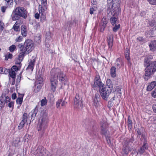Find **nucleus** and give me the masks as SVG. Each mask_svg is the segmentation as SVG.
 <instances>
[{
    "mask_svg": "<svg viewBox=\"0 0 156 156\" xmlns=\"http://www.w3.org/2000/svg\"><path fill=\"white\" fill-rule=\"evenodd\" d=\"M51 91L54 92L56 90L58 79L62 85H65L67 83V78L65 74L58 68L52 69L51 71Z\"/></svg>",
    "mask_w": 156,
    "mask_h": 156,
    "instance_id": "obj_1",
    "label": "nucleus"
},
{
    "mask_svg": "<svg viewBox=\"0 0 156 156\" xmlns=\"http://www.w3.org/2000/svg\"><path fill=\"white\" fill-rule=\"evenodd\" d=\"M144 65L146 68L143 77L145 80H148L156 71V62L146 60L144 61Z\"/></svg>",
    "mask_w": 156,
    "mask_h": 156,
    "instance_id": "obj_2",
    "label": "nucleus"
},
{
    "mask_svg": "<svg viewBox=\"0 0 156 156\" xmlns=\"http://www.w3.org/2000/svg\"><path fill=\"white\" fill-rule=\"evenodd\" d=\"M48 119L46 116H43L39 120L37 125V129L38 131H40L42 134L44 132L48 126Z\"/></svg>",
    "mask_w": 156,
    "mask_h": 156,
    "instance_id": "obj_3",
    "label": "nucleus"
},
{
    "mask_svg": "<svg viewBox=\"0 0 156 156\" xmlns=\"http://www.w3.org/2000/svg\"><path fill=\"white\" fill-rule=\"evenodd\" d=\"M116 0H107V2L109 6L111 5V13L113 16L117 15L120 11L119 4L115 3Z\"/></svg>",
    "mask_w": 156,
    "mask_h": 156,
    "instance_id": "obj_4",
    "label": "nucleus"
},
{
    "mask_svg": "<svg viewBox=\"0 0 156 156\" xmlns=\"http://www.w3.org/2000/svg\"><path fill=\"white\" fill-rule=\"evenodd\" d=\"M34 46V44L33 43L32 41L30 39L26 40L24 44H23L21 43L19 44L17 47H20L25 51H26L29 53L30 52L33 48Z\"/></svg>",
    "mask_w": 156,
    "mask_h": 156,
    "instance_id": "obj_5",
    "label": "nucleus"
},
{
    "mask_svg": "<svg viewBox=\"0 0 156 156\" xmlns=\"http://www.w3.org/2000/svg\"><path fill=\"white\" fill-rule=\"evenodd\" d=\"M41 5H40L38 6L39 12L41 14V17L44 20L45 18V11L47 9V2L46 0H41Z\"/></svg>",
    "mask_w": 156,
    "mask_h": 156,
    "instance_id": "obj_6",
    "label": "nucleus"
},
{
    "mask_svg": "<svg viewBox=\"0 0 156 156\" xmlns=\"http://www.w3.org/2000/svg\"><path fill=\"white\" fill-rule=\"evenodd\" d=\"M100 93L101 97L104 100H107L111 92V89L107 88L106 87H102L100 90Z\"/></svg>",
    "mask_w": 156,
    "mask_h": 156,
    "instance_id": "obj_7",
    "label": "nucleus"
},
{
    "mask_svg": "<svg viewBox=\"0 0 156 156\" xmlns=\"http://www.w3.org/2000/svg\"><path fill=\"white\" fill-rule=\"evenodd\" d=\"M34 153L36 156H47L48 155V151L41 146L37 148Z\"/></svg>",
    "mask_w": 156,
    "mask_h": 156,
    "instance_id": "obj_8",
    "label": "nucleus"
},
{
    "mask_svg": "<svg viewBox=\"0 0 156 156\" xmlns=\"http://www.w3.org/2000/svg\"><path fill=\"white\" fill-rule=\"evenodd\" d=\"M82 99L80 95L76 94L74 100V106L75 108H80L83 106Z\"/></svg>",
    "mask_w": 156,
    "mask_h": 156,
    "instance_id": "obj_9",
    "label": "nucleus"
},
{
    "mask_svg": "<svg viewBox=\"0 0 156 156\" xmlns=\"http://www.w3.org/2000/svg\"><path fill=\"white\" fill-rule=\"evenodd\" d=\"M10 98L5 94H3L0 97V110L3 108L5 103L10 102Z\"/></svg>",
    "mask_w": 156,
    "mask_h": 156,
    "instance_id": "obj_10",
    "label": "nucleus"
},
{
    "mask_svg": "<svg viewBox=\"0 0 156 156\" xmlns=\"http://www.w3.org/2000/svg\"><path fill=\"white\" fill-rule=\"evenodd\" d=\"M104 84L101 81L100 76L98 75L96 76L94 80L93 87H98L100 89L104 87Z\"/></svg>",
    "mask_w": 156,
    "mask_h": 156,
    "instance_id": "obj_11",
    "label": "nucleus"
},
{
    "mask_svg": "<svg viewBox=\"0 0 156 156\" xmlns=\"http://www.w3.org/2000/svg\"><path fill=\"white\" fill-rule=\"evenodd\" d=\"M14 10L16 12L20 15L24 19H26L27 18V11L23 7H18Z\"/></svg>",
    "mask_w": 156,
    "mask_h": 156,
    "instance_id": "obj_12",
    "label": "nucleus"
},
{
    "mask_svg": "<svg viewBox=\"0 0 156 156\" xmlns=\"http://www.w3.org/2000/svg\"><path fill=\"white\" fill-rule=\"evenodd\" d=\"M19 50V54L18 56L19 62L17 61L16 62V64H20L21 62L23 60L24 55L28 53L27 52L25 51L23 49L20 47H18Z\"/></svg>",
    "mask_w": 156,
    "mask_h": 156,
    "instance_id": "obj_13",
    "label": "nucleus"
},
{
    "mask_svg": "<svg viewBox=\"0 0 156 156\" xmlns=\"http://www.w3.org/2000/svg\"><path fill=\"white\" fill-rule=\"evenodd\" d=\"M101 133L102 134L105 135L107 132L106 128L107 126V122L105 120H103L101 122Z\"/></svg>",
    "mask_w": 156,
    "mask_h": 156,
    "instance_id": "obj_14",
    "label": "nucleus"
},
{
    "mask_svg": "<svg viewBox=\"0 0 156 156\" xmlns=\"http://www.w3.org/2000/svg\"><path fill=\"white\" fill-rule=\"evenodd\" d=\"M12 19L13 20H18L22 16L18 13L14 9L12 14Z\"/></svg>",
    "mask_w": 156,
    "mask_h": 156,
    "instance_id": "obj_15",
    "label": "nucleus"
},
{
    "mask_svg": "<svg viewBox=\"0 0 156 156\" xmlns=\"http://www.w3.org/2000/svg\"><path fill=\"white\" fill-rule=\"evenodd\" d=\"M150 50L152 51H156V41H152L149 45Z\"/></svg>",
    "mask_w": 156,
    "mask_h": 156,
    "instance_id": "obj_16",
    "label": "nucleus"
},
{
    "mask_svg": "<svg viewBox=\"0 0 156 156\" xmlns=\"http://www.w3.org/2000/svg\"><path fill=\"white\" fill-rule=\"evenodd\" d=\"M115 65L117 67L120 68L123 65V62L121 58H118L115 63Z\"/></svg>",
    "mask_w": 156,
    "mask_h": 156,
    "instance_id": "obj_17",
    "label": "nucleus"
},
{
    "mask_svg": "<svg viewBox=\"0 0 156 156\" xmlns=\"http://www.w3.org/2000/svg\"><path fill=\"white\" fill-rule=\"evenodd\" d=\"M110 73L111 76L113 78L115 77L116 75V69L114 66H112L110 69Z\"/></svg>",
    "mask_w": 156,
    "mask_h": 156,
    "instance_id": "obj_18",
    "label": "nucleus"
},
{
    "mask_svg": "<svg viewBox=\"0 0 156 156\" xmlns=\"http://www.w3.org/2000/svg\"><path fill=\"white\" fill-rule=\"evenodd\" d=\"M21 33L23 37H25L27 35V31L26 27L24 25H22L21 26Z\"/></svg>",
    "mask_w": 156,
    "mask_h": 156,
    "instance_id": "obj_19",
    "label": "nucleus"
},
{
    "mask_svg": "<svg viewBox=\"0 0 156 156\" xmlns=\"http://www.w3.org/2000/svg\"><path fill=\"white\" fill-rule=\"evenodd\" d=\"M156 86V82H152L147 87V90L150 91L153 89Z\"/></svg>",
    "mask_w": 156,
    "mask_h": 156,
    "instance_id": "obj_20",
    "label": "nucleus"
},
{
    "mask_svg": "<svg viewBox=\"0 0 156 156\" xmlns=\"http://www.w3.org/2000/svg\"><path fill=\"white\" fill-rule=\"evenodd\" d=\"M35 62V60L34 59H33V60H31L30 62L29 63V64L28 67L27 68V69H30L31 71H32L34 67V63Z\"/></svg>",
    "mask_w": 156,
    "mask_h": 156,
    "instance_id": "obj_21",
    "label": "nucleus"
},
{
    "mask_svg": "<svg viewBox=\"0 0 156 156\" xmlns=\"http://www.w3.org/2000/svg\"><path fill=\"white\" fill-rule=\"evenodd\" d=\"M21 24V21H16L15 24L13 25L12 28L15 31H18L19 29V27Z\"/></svg>",
    "mask_w": 156,
    "mask_h": 156,
    "instance_id": "obj_22",
    "label": "nucleus"
},
{
    "mask_svg": "<svg viewBox=\"0 0 156 156\" xmlns=\"http://www.w3.org/2000/svg\"><path fill=\"white\" fill-rule=\"evenodd\" d=\"M42 85L43 84H41V82L38 83L36 85L37 87L34 89V91L36 93L39 92L41 89Z\"/></svg>",
    "mask_w": 156,
    "mask_h": 156,
    "instance_id": "obj_23",
    "label": "nucleus"
},
{
    "mask_svg": "<svg viewBox=\"0 0 156 156\" xmlns=\"http://www.w3.org/2000/svg\"><path fill=\"white\" fill-rule=\"evenodd\" d=\"M66 104V103L64 101H62V100H59L56 103V106L57 108H60L61 105L62 106H64Z\"/></svg>",
    "mask_w": 156,
    "mask_h": 156,
    "instance_id": "obj_24",
    "label": "nucleus"
},
{
    "mask_svg": "<svg viewBox=\"0 0 156 156\" xmlns=\"http://www.w3.org/2000/svg\"><path fill=\"white\" fill-rule=\"evenodd\" d=\"M148 148V146L145 143L143 145L140 147V150H139V153L141 154H143L145 150L147 149Z\"/></svg>",
    "mask_w": 156,
    "mask_h": 156,
    "instance_id": "obj_25",
    "label": "nucleus"
},
{
    "mask_svg": "<svg viewBox=\"0 0 156 156\" xmlns=\"http://www.w3.org/2000/svg\"><path fill=\"white\" fill-rule=\"evenodd\" d=\"M37 112V109L36 107L34 109L31 111L30 113V114L31 115V119L35 117Z\"/></svg>",
    "mask_w": 156,
    "mask_h": 156,
    "instance_id": "obj_26",
    "label": "nucleus"
},
{
    "mask_svg": "<svg viewBox=\"0 0 156 156\" xmlns=\"http://www.w3.org/2000/svg\"><path fill=\"white\" fill-rule=\"evenodd\" d=\"M125 53V56L126 59L129 61L130 59L129 55V51L128 48H126Z\"/></svg>",
    "mask_w": 156,
    "mask_h": 156,
    "instance_id": "obj_27",
    "label": "nucleus"
},
{
    "mask_svg": "<svg viewBox=\"0 0 156 156\" xmlns=\"http://www.w3.org/2000/svg\"><path fill=\"white\" fill-rule=\"evenodd\" d=\"M106 85L108 86L107 88H112L113 87V85L112 84V82L111 80L108 79L106 81Z\"/></svg>",
    "mask_w": 156,
    "mask_h": 156,
    "instance_id": "obj_28",
    "label": "nucleus"
},
{
    "mask_svg": "<svg viewBox=\"0 0 156 156\" xmlns=\"http://www.w3.org/2000/svg\"><path fill=\"white\" fill-rule=\"evenodd\" d=\"M111 22L112 25L116 24L118 23V19L115 17H112L111 18Z\"/></svg>",
    "mask_w": 156,
    "mask_h": 156,
    "instance_id": "obj_29",
    "label": "nucleus"
},
{
    "mask_svg": "<svg viewBox=\"0 0 156 156\" xmlns=\"http://www.w3.org/2000/svg\"><path fill=\"white\" fill-rule=\"evenodd\" d=\"M23 95H22L21 96L18 98L16 100V102L17 104L20 105L23 102Z\"/></svg>",
    "mask_w": 156,
    "mask_h": 156,
    "instance_id": "obj_30",
    "label": "nucleus"
},
{
    "mask_svg": "<svg viewBox=\"0 0 156 156\" xmlns=\"http://www.w3.org/2000/svg\"><path fill=\"white\" fill-rule=\"evenodd\" d=\"M41 17V13H39V14L38 12L36 13L35 14V17L37 19H39V17L41 18V21L43 22L44 21H45V20L46 18V16H45V18L44 20H43L42 19V18Z\"/></svg>",
    "mask_w": 156,
    "mask_h": 156,
    "instance_id": "obj_31",
    "label": "nucleus"
},
{
    "mask_svg": "<svg viewBox=\"0 0 156 156\" xmlns=\"http://www.w3.org/2000/svg\"><path fill=\"white\" fill-rule=\"evenodd\" d=\"M41 36L39 34H37L35 37V41L38 43H39L41 42Z\"/></svg>",
    "mask_w": 156,
    "mask_h": 156,
    "instance_id": "obj_32",
    "label": "nucleus"
},
{
    "mask_svg": "<svg viewBox=\"0 0 156 156\" xmlns=\"http://www.w3.org/2000/svg\"><path fill=\"white\" fill-rule=\"evenodd\" d=\"M9 75L12 78H15L16 77V73L14 70H12L10 71Z\"/></svg>",
    "mask_w": 156,
    "mask_h": 156,
    "instance_id": "obj_33",
    "label": "nucleus"
},
{
    "mask_svg": "<svg viewBox=\"0 0 156 156\" xmlns=\"http://www.w3.org/2000/svg\"><path fill=\"white\" fill-rule=\"evenodd\" d=\"M37 80L39 82H41V83L42 84L43 81L42 75L38 74L37 76Z\"/></svg>",
    "mask_w": 156,
    "mask_h": 156,
    "instance_id": "obj_34",
    "label": "nucleus"
},
{
    "mask_svg": "<svg viewBox=\"0 0 156 156\" xmlns=\"http://www.w3.org/2000/svg\"><path fill=\"white\" fill-rule=\"evenodd\" d=\"M137 42H138L142 44L144 43V39L142 37H139L137 38Z\"/></svg>",
    "mask_w": 156,
    "mask_h": 156,
    "instance_id": "obj_35",
    "label": "nucleus"
},
{
    "mask_svg": "<svg viewBox=\"0 0 156 156\" xmlns=\"http://www.w3.org/2000/svg\"><path fill=\"white\" fill-rule=\"evenodd\" d=\"M125 148L123 149V150L124 151L125 153L126 154H127L129 152V147L127 146V145H126V144L125 145Z\"/></svg>",
    "mask_w": 156,
    "mask_h": 156,
    "instance_id": "obj_36",
    "label": "nucleus"
},
{
    "mask_svg": "<svg viewBox=\"0 0 156 156\" xmlns=\"http://www.w3.org/2000/svg\"><path fill=\"white\" fill-rule=\"evenodd\" d=\"M41 105L42 106H44L46 105L47 103V101L45 98L42 99L41 101Z\"/></svg>",
    "mask_w": 156,
    "mask_h": 156,
    "instance_id": "obj_37",
    "label": "nucleus"
},
{
    "mask_svg": "<svg viewBox=\"0 0 156 156\" xmlns=\"http://www.w3.org/2000/svg\"><path fill=\"white\" fill-rule=\"evenodd\" d=\"M27 114L26 113H24L22 118V121L27 122Z\"/></svg>",
    "mask_w": 156,
    "mask_h": 156,
    "instance_id": "obj_38",
    "label": "nucleus"
},
{
    "mask_svg": "<svg viewBox=\"0 0 156 156\" xmlns=\"http://www.w3.org/2000/svg\"><path fill=\"white\" fill-rule=\"evenodd\" d=\"M25 123H26V122L22 121L18 126L19 129H20L23 128Z\"/></svg>",
    "mask_w": 156,
    "mask_h": 156,
    "instance_id": "obj_39",
    "label": "nucleus"
},
{
    "mask_svg": "<svg viewBox=\"0 0 156 156\" xmlns=\"http://www.w3.org/2000/svg\"><path fill=\"white\" fill-rule=\"evenodd\" d=\"M151 96L154 98H156V88L151 93Z\"/></svg>",
    "mask_w": 156,
    "mask_h": 156,
    "instance_id": "obj_40",
    "label": "nucleus"
},
{
    "mask_svg": "<svg viewBox=\"0 0 156 156\" xmlns=\"http://www.w3.org/2000/svg\"><path fill=\"white\" fill-rule=\"evenodd\" d=\"M5 1L6 2V4L8 6H10L13 3V0H5Z\"/></svg>",
    "mask_w": 156,
    "mask_h": 156,
    "instance_id": "obj_41",
    "label": "nucleus"
},
{
    "mask_svg": "<svg viewBox=\"0 0 156 156\" xmlns=\"http://www.w3.org/2000/svg\"><path fill=\"white\" fill-rule=\"evenodd\" d=\"M93 105L96 107H98L99 105V100H94V101H93Z\"/></svg>",
    "mask_w": 156,
    "mask_h": 156,
    "instance_id": "obj_42",
    "label": "nucleus"
},
{
    "mask_svg": "<svg viewBox=\"0 0 156 156\" xmlns=\"http://www.w3.org/2000/svg\"><path fill=\"white\" fill-rule=\"evenodd\" d=\"M16 48V47L14 45H12L9 47V50L11 52L13 51Z\"/></svg>",
    "mask_w": 156,
    "mask_h": 156,
    "instance_id": "obj_43",
    "label": "nucleus"
},
{
    "mask_svg": "<svg viewBox=\"0 0 156 156\" xmlns=\"http://www.w3.org/2000/svg\"><path fill=\"white\" fill-rule=\"evenodd\" d=\"M23 39L22 36H19L15 39V41L16 42H20L22 41Z\"/></svg>",
    "mask_w": 156,
    "mask_h": 156,
    "instance_id": "obj_44",
    "label": "nucleus"
},
{
    "mask_svg": "<svg viewBox=\"0 0 156 156\" xmlns=\"http://www.w3.org/2000/svg\"><path fill=\"white\" fill-rule=\"evenodd\" d=\"M113 42H112V40L110 41H108V44L109 47V49L110 50H111L113 46Z\"/></svg>",
    "mask_w": 156,
    "mask_h": 156,
    "instance_id": "obj_45",
    "label": "nucleus"
},
{
    "mask_svg": "<svg viewBox=\"0 0 156 156\" xmlns=\"http://www.w3.org/2000/svg\"><path fill=\"white\" fill-rule=\"evenodd\" d=\"M12 55L10 53H9L8 55H6L5 57V59L7 60L9 58H11L12 57Z\"/></svg>",
    "mask_w": 156,
    "mask_h": 156,
    "instance_id": "obj_46",
    "label": "nucleus"
},
{
    "mask_svg": "<svg viewBox=\"0 0 156 156\" xmlns=\"http://www.w3.org/2000/svg\"><path fill=\"white\" fill-rule=\"evenodd\" d=\"M120 27V24H119L118 25H115V27L113 28V31L115 32H116L117 30Z\"/></svg>",
    "mask_w": 156,
    "mask_h": 156,
    "instance_id": "obj_47",
    "label": "nucleus"
},
{
    "mask_svg": "<svg viewBox=\"0 0 156 156\" xmlns=\"http://www.w3.org/2000/svg\"><path fill=\"white\" fill-rule=\"evenodd\" d=\"M106 25H104L103 24H101V26L100 30L101 32H103L105 30V29L106 27Z\"/></svg>",
    "mask_w": 156,
    "mask_h": 156,
    "instance_id": "obj_48",
    "label": "nucleus"
},
{
    "mask_svg": "<svg viewBox=\"0 0 156 156\" xmlns=\"http://www.w3.org/2000/svg\"><path fill=\"white\" fill-rule=\"evenodd\" d=\"M4 25L3 23L0 21V31H2L4 28Z\"/></svg>",
    "mask_w": 156,
    "mask_h": 156,
    "instance_id": "obj_49",
    "label": "nucleus"
},
{
    "mask_svg": "<svg viewBox=\"0 0 156 156\" xmlns=\"http://www.w3.org/2000/svg\"><path fill=\"white\" fill-rule=\"evenodd\" d=\"M150 4L153 5H156V0H148Z\"/></svg>",
    "mask_w": 156,
    "mask_h": 156,
    "instance_id": "obj_50",
    "label": "nucleus"
},
{
    "mask_svg": "<svg viewBox=\"0 0 156 156\" xmlns=\"http://www.w3.org/2000/svg\"><path fill=\"white\" fill-rule=\"evenodd\" d=\"M102 22L101 23V24H103L104 25H106L107 23V20L105 18L103 17L102 18Z\"/></svg>",
    "mask_w": 156,
    "mask_h": 156,
    "instance_id": "obj_51",
    "label": "nucleus"
},
{
    "mask_svg": "<svg viewBox=\"0 0 156 156\" xmlns=\"http://www.w3.org/2000/svg\"><path fill=\"white\" fill-rule=\"evenodd\" d=\"M114 103L111 101H109L108 102V106L109 108H110L113 105Z\"/></svg>",
    "mask_w": 156,
    "mask_h": 156,
    "instance_id": "obj_52",
    "label": "nucleus"
},
{
    "mask_svg": "<svg viewBox=\"0 0 156 156\" xmlns=\"http://www.w3.org/2000/svg\"><path fill=\"white\" fill-rule=\"evenodd\" d=\"M5 70L4 71V74H7L8 73H9L10 72V71L9 69L5 68Z\"/></svg>",
    "mask_w": 156,
    "mask_h": 156,
    "instance_id": "obj_53",
    "label": "nucleus"
},
{
    "mask_svg": "<svg viewBox=\"0 0 156 156\" xmlns=\"http://www.w3.org/2000/svg\"><path fill=\"white\" fill-rule=\"evenodd\" d=\"M14 105V102H11L9 103L8 106L9 108H13Z\"/></svg>",
    "mask_w": 156,
    "mask_h": 156,
    "instance_id": "obj_54",
    "label": "nucleus"
},
{
    "mask_svg": "<svg viewBox=\"0 0 156 156\" xmlns=\"http://www.w3.org/2000/svg\"><path fill=\"white\" fill-rule=\"evenodd\" d=\"M95 10H94L93 8H90V13L91 14H92L94 13V11Z\"/></svg>",
    "mask_w": 156,
    "mask_h": 156,
    "instance_id": "obj_55",
    "label": "nucleus"
},
{
    "mask_svg": "<svg viewBox=\"0 0 156 156\" xmlns=\"http://www.w3.org/2000/svg\"><path fill=\"white\" fill-rule=\"evenodd\" d=\"M16 98V93H14L12 95V99L14 100Z\"/></svg>",
    "mask_w": 156,
    "mask_h": 156,
    "instance_id": "obj_56",
    "label": "nucleus"
},
{
    "mask_svg": "<svg viewBox=\"0 0 156 156\" xmlns=\"http://www.w3.org/2000/svg\"><path fill=\"white\" fill-rule=\"evenodd\" d=\"M20 141V140L19 139L17 138L16 140L13 141V143L16 146V144H17L18 142Z\"/></svg>",
    "mask_w": 156,
    "mask_h": 156,
    "instance_id": "obj_57",
    "label": "nucleus"
},
{
    "mask_svg": "<svg viewBox=\"0 0 156 156\" xmlns=\"http://www.w3.org/2000/svg\"><path fill=\"white\" fill-rule=\"evenodd\" d=\"M108 41H110L111 40H112V42H113V38L112 37V36L111 35L110 36H109L108 38Z\"/></svg>",
    "mask_w": 156,
    "mask_h": 156,
    "instance_id": "obj_58",
    "label": "nucleus"
},
{
    "mask_svg": "<svg viewBox=\"0 0 156 156\" xmlns=\"http://www.w3.org/2000/svg\"><path fill=\"white\" fill-rule=\"evenodd\" d=\"M5 68H0V73L2 74H4V71Z\"/></svg>",
    "mask_w": 156,
    "mask_h": 156,
    "instance_id": "obj_59",
    "label": "nucleus"
},
{
    "mask_svg": "<svg viewBox=\"0 0 156 156\" xmlns=\"http://www.w3.org/2000/svg\"><path fill=\"white\" fill-rule=\"evenodd\" d=\"M40 26L39 23H36V25L35 26V28L37 30L39 28Z\"/></svg>",
    "mask_w": 156,
    "mask_h": 156,
    "instance_id": "obj_60",
    "label": "nucleus"
},
{
    "mask_svg": "<svg viewBox=\"0 0 156 156\" xmlns=\"http://www.w3.org/2000/svg\"><path fill=\"white\" fill-rule=\"evenodd\" d=\"M138 135H140L141 134V133L139 129H136Z\"/></svg>",
    "mask_w": 156,
    "mask_h": 156,
    "instance_id": "obj_61",
    "label": "nucleus"
},
{
    "mask_svg": "<svg viewBox=\"0 0 156 156\" xmlns=\"http://www.w3.org/2000/svg\"><path fill=\"white\" fill-rule=\"evenodd\" d=\"M128 121L129 124L130 126H131L132 124V121L130 120V119L128 117Z\"/></svg>",
    "mask_w": 156,
    "mask_h": 156,
    "instance_id": "obj_62",
    "label": "nucleus"
},
{
    "mask_svg": "<svg viewBox=\"0 0 156 156\" xmlns=\"http://www.w3.org/2000/svg\"><path fill=\"white\" fill-rule=\"evenodd\" d=\"M100 96L98 94H95V98L94 100H99Z\"/></svg>",
    "mask_w": 156,
    "mask_h": 156,
    "instance_id": "obj_63",
    "label": "nucleus"
},
{
    "mask_svg": "<svg viewBox=\"0 0 156 156\" xmlns=\"http://www.w3.org/2000/svg\"><path fill=\"white\" fill-rule=\"evenodd\" d=\"M153 111L155 113H156V105L154 104L153 105Z\"/></svg>",
    "mask_w": 156,
    "mask_h": 156,
    "instance_id": "obj_64",
    "label": "nucleus"
}]
</instances>
